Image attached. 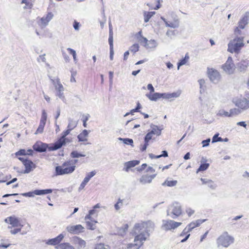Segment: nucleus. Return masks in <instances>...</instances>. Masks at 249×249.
<instances>
[{
	"label": "nucleus",
	"mask_w": 249,
	"mask_h": 249,
	"mask_svg": "<svg viewBox=\"0 0 249 249\" xmlns=\"http://www.w3.org/2000/svg\"><path fill=\"white\" fill-rule=\"evenodd\" d=\"M178 183L177 180H166L165 182H164L162 185L164 186L166 185L169 187H173L176 186Z\"/></svg>",
	"instance_id": "34"
},
{
	"label": "nucleus",
	"mask_w": 249,
	"mask_h": 249,
	"mask_svg": "<svg viewBox=\"0 0 249 249\" xmlns=\"http://www.w3.org/2000/svg\"><path fill=\"white\" fill-rule=\"evenodd\" d=\"M53 15L51 12L48 13L46 16H44L41 18L42 24L44 26H46L53 18Z\"/></svg>",
	"instance_id": "23"
},
{
	"label": "nucleus",
	"mask_w": 249,
	"mask_h": 249,
	"mask_svg": "<svg viewBox=\"0 0 249 249\" xmlns=\"http://www.w3.org/2000/svg\"><path fill=\"white\" fill-rule=\"evenodd\" d=\"M64 236L63 234H60L57 236L55 238L50 239L48 240L46 242V244L55 246L57 245H59L60 242L64 238Z\"/></svg>",
	"instance_id": "15"
},
{
	"label": "nucleus",
	"mask_w": 249,
	"mask_h": 249,
	"mask_svg": "<svg viewBox=\"0 0 249 249\" xmlns=\"http://www.w3.org/2000/svg\"><path fill=\"white\" fill-rule=\"evenodd\" d=\"M89 132L87 130H84L82 132L80 133L78 136L77 138L79 142H85L87 141V137L88 136Z\"/></svg>",
	"instance_id": "25"
},
{
	"label": "nucleus",
	"mask_w": 249,
	"mask_h": 249,
	"mask_svg": "<svg viewBox=\"0 0 249 249\" xmlns=\"http://www.w3.org/2000/svg\"><path fill=\"white\" fill-rule=\"evenodd\" d=\"M71 130L68 128L63 131L61 137L53 143H51V147L49 148L50 150H56L61 148L63 145L66 144L67 140L68 138L66 136L68 135Z\"/></svg>",
	"instance_id": "4"
},
{
	"label": "nucleus",
	"mask_w": 249,
	"mask_h": 249,
	"mask_svg": "<svg viewBox=\"0 0 249 249\" xmlns=\"http://www.w3.org/2000/svg\"><path fill=\"white\" fill-rule=\"evenodd\" d=\"M5 221L12 225L13 227H18L20 226L19 219L15 216L8 217L5 219Z\"/></svg>",
	"instance_id": "16"
},
{
	"label": "nucleus",
	"mask_w": 249,
	"mask_h": 249,
	"mask_svg": "<svg viewBox=\"0 0 249 249\" xmlns=\"http://www.w3.org/2000/svg\"><path fill=\"white\" fill-rule=\"evenodd\" d=\"M47 118V114L45 110L43 109L42 111L41 117L40 122L46 124V120Z\"/></svg>",
	"instance_id": "42"
},
{
	"label": "nucleus",
	"mask_w": 249,
	"mask_h": 249,
	"mask_svg": "<svg viewBox=\"0 0 249 249\" xmlns=\"http://www.w3.org/2000/svg\"><path fill=\"white\" fill-rule=\"evenodd\" d=\"M55 89L57 91H63L64 88L59 80L57 81V85L55 86Z\"/></svg>",
	"instance_id": "45"
},
{
	"label": "nucleus",
	"mask_w": 249,
	"mask_h": 249,
	"mask_svg": "<svg viewBox=\"0 0 249 249\" xmlns=\"http://www.w3.org/2000/svg\"><path fill=\"white\" fill-rule=\"evenodd\" d=\"M152 136L153 135L151 134V133L149 132L146 134L144 139L150 141L152 139Z\"/></svg>",
	"instance_id": "61"
},
{
	"label": "nucleus",
	"mask_w": 249,
	"mask_h": 249,
	"mask_svg": "<svg viewBox=\"0 0 249 249\" xmlns=\"http://www.w3.org/2000/svg\"><path fill=\"white\" fill-rule=\"evenodd\" d=\"M211 139L210 138H208L206 140H203L202 141L201 143L202 144V147H206L209 145Z\"/></svg>",
	"instance_id": "50"
},
{
	"label": "nucleus",
	"mask_w": 249,
	"mask_h": 249,
	"mask_svg": "<svg viewBox=\"0 0 249 249\" xmlns=\"http://www.w3.org/2000/svg\"><path fill=\"white\" fill-rule=\"evenodd\" d=\"M108 43L109 45V49H113V36L112 29H110L109 31Z\"/></svg>",
	"instance_id": "31"
},
{
	"label": "nucleus",
	"mask_w": 249,
	"mask_h": 249,
	"mask_svg": "<svg viewBox=\"0 0 249 249\" xmlns=\"http://www.w3.org/2000/svg\"><path fill=\"white\" fill-rule=\"evenodd\" d=\"M151 127L152 128V130L150 131L151 134L153 135H157V136H160L161 134V129L159 128L157 125L152 124L151 125Z\"/></svg>",
	"instance_id": "26"
},
{
	"label": "nucleus",
	"mask_w": 249,
	"mask_h": 249,
	"mask_svg": "<svg viewBox=\"0 0 249 249\" xmlns=\"http://www.w3.org/2000/svg\"><path fill=\"white\" fill-rule=\"evenodd\" d=\"M148 41V40H147V39L146 37H144L143 36L142 37V39L141 40V42L144 43L145 44L144 46L145 47H147V45H148L147 44Z\"/></svg>",
	"instance_id": "62"
},
{
	"label": "nucleus",
	"mask_w": 249,
	"mask_h": 249,
	"mask_svg": "<svg viewBox=\"0 0 249 249\" xmlns=\"http://www.w3.org/2000/svg\"><path fill=\"white\" fill-rule=\"evenodd\" d=\"M249 20V12H247L245 13L244 17L242 18L239 21V27L240 29H244L245 26L248 24V21Z\"/></svg>",
	"instance_id": "19"
},
{
	"label": "nucleus",
	"mask_w": 249,
	"mask_h": 249,
	"mask_svg": "<svg viewBox=\"0 0 249 249\" xmlns=\"http://www.w3.org/2000/svg\"><path fill=\"white\" fill-rule=\"evenodd\" d=\"M222 69L228 74H232L234 70V64L233 62L232 57L229 56L226 63L222 65Z\"/></svg>",
	"instance_id": "6"
},
{
	"label": "nucleus",
	"mask_w": 249,
	"mask_h": 249,
	"mask_svg": "<svg viewBox=\"0 0 249 249\" xmlns=\"http://www.w3.org/2000/svg\"><path fill=\"white\" fill-rule=\"evenodd\" d=\"M161 98L164 99H171V96L170 93H161Z\"/></svg>",
	"instance_id": "55"
},
{
	"label": "nucleus",
	"mask_w": 249,
	"mask_h": 249,
	"mask_svg": "<svg viewBox=\"0 0 249 249\" xmlns=\"http://www.w3.org/2000/svg\"><path fill=\"white\" fill-rule=\"evenodd\" d=\"M242 112V111L241 110V109L239 108H234L231 109L230 110V117L238 115L241 113Z\"/></svg>",
	"instance_id": "33"
},
{
	"label": "nucleus",
	"mask_w": 249,
	"mask_h": 249,
	"mask_svg": "<svg viewBox=\"0 0 249 249\" xmlns=\"http://www.w3.org/2000/svg\"><path fill=\"white\" fill-rule=\"evenodd\" d=\"M207 72L211 82L216 84L219 81L221 75L218 71L213 68H208Z\"/></svg>",
	"instance_id": "7"
},
{
	"label": "nucleus",
	"mask_w": 249,
	"mask_h": 249,
	"mask_svg": "<svg viewBox=\"0 0 249 249\" xmlns=\"http://www.w3.org/2000/svg\"><path fill=\"white\" fill-rule=\"evenodd\" d=\"M96 172L95 171H92L87 174L86 176L84 178V180L85 182L88 183L90 178L95 175Z\"/></svg>",
	"instance_id": "35"
},
{
	"label": "nucleus",
	"mask_w": 249,
	"mask_h": 249,
	"mask_svg": "<svg viewBox=\"0 0 249 249\" xmlns=\"http://www.w3.org/2000/svg\"><path fill=\"white\" fill-rule=\"evenodd\" d=\"M206 221V219H198L195 221L196 227L199 226L202 223Z\"/></svg>",
	"instance_id": "60"
},
{
	"label": "nucleus",
	"mask_w": 249,
	"mask_h": 249,
	"mask_svg": "<svg viewBox=\"0 0 249 249\" xmlns=\"http://www.w3.org/2000/svg\"><path fill=\"white\" fill-rule=\"evenodd\" d=\"M87 228L90 230H94L96 228L95 224L97 222L94 219L90 221H86Z\"/></svg>",
	"instance_id": "28"
},
{
	"label": "nucleus",
	"mask_w": 249,
	"mask_h": 249,
	"mask_svg": "<svg viewBox=\"0 0 249 249\" xmlns=\"http://www.w3.org/2000/svg\"><path fill=\"white\" fill-rule=\"evenodd\" d=\"M21 195H22L23 196H26V197H33L34 196V191L29 192L21 194Z\"/></svg>",
	"instance_id": "52"
},
{
	"label": "nucleus",
	"mask_w": 249,
	"mask_h": 249,
	"mask_svg": "<svg viewBox=\"0 0 249 249\" xmlns=\"http://www.w3.org/2000/svg\"><path fill=\"white\" fill-rule=\"evenodd\" d=\"M125 232L126 231L122 227L119 229L118 231L119 234H120L121 236H124L125 234Z\"/></svg>",
	"instance_id": "64"
},
{
	"label": "nucleus",
	"mask_w": 249,
	"mask_h": 249,
	"mask_svg": "<svg viewBox=\"0 0 249 249\" xmlns=\"http://www.w3.org/2000/svg\"><path fill=\"white\" fill-rule=\"evenodd\" d=\"M16 156H25L27 155V152L25 149H20L16 153Z\"/></svg>",
	"instance_id": "48"
},
{
	"label": "nucleus",
	"mask_w": 249,
	"mask_h": 249,
	"mask_svg": "<svg viewBox=\"0 0 249 249\" xmlns=\"http://www.w3.org/2000/svg\"><path fill=\"white\" fill-rule=\"evenodd\" d=\"M139 45L137 43H136V44H133V45H132L130 48H129V50L133 53H136L137 52H138L139 51Z\"/></svg>",
	"instance_id": "43"
},
{
	"label": "nucleus",
	"mask_w": 249,
	"mask_h": 249,
	"mask_svg": "<svg viewBox=\"0 0 249 249\" xmlns=\"http://www.w3.org/2000/svg\"><path fill=\"white\" fill-rule=\"evenodd\" d=\"M154 224V223L150 221L143 222L142 224L137 223L135 225L134 228L135 230H137L138 229L141 230L142 228H147L148 227H150L152 229H153Z\"/></svg>",
	"instance_id": "18"
},
{
	"label": "nucleus",
	"mask_w": 249,
	"mask_h": 249,
	"mask_svg": "<svg viewBox=\"0 0 249 249\" xmlns=\"http://www.w3.org/2000/svg\"><path fill=\"white\" fill-rule=\"evenodd\" d=\"M53 192V190L52 189H43V190H38L36 189L34 191V195L37 196H41L46 194H48L52 193Z\"/></svg>",
	"instance_id": "24"
},
{
	"label": "nucleus",
	"mask_w": 249,
	"mask_h": 249,
	"mask_svg": "<svg viewBox=\"0 0 249 249\" xmlns=\"http://www.w3.org/2000/svg\"><path fill=\"white\" fill-rule=\"evenodd\" d=\"M72 241L77 246L78 249H83L86 246V241L78 236L73 237Z\"/></svg>",
	"instance_id": "14"
},
{
	"label": "nucleus",
	"mask_w": 249,
	"mask_h": 249,
	"mask_svg": "<svg viewBox=\"0 0 249 249\" xmlns=\"http://www.w3.org/2000/svg\"><path fill=\"white\" fill-rule=\"evenodd\" d=\"M187 228H188V230L191 231L193 229H194L195 228L197 227L196 224V223L195 221H193L191 223H190L189 224H188L187 227Z\"/></svg>",
	"instance_id": "49"
},
{
	"label": "nucleus",
	"mask_w": 249,
	"mask_h": 249,
	"mask_svg": "<svg viewBox=\"0 0 249 249\" xmlns=\"http://www.w3.org/2000/svg\"><path fill=\"white\" fill-rule=\"evenodd\" d=\"M234 239L233 237L229 235L228 232L225 231L216 240V244L218 248H227L234 242Z\"/></svg>",
	"instance_id": "3"
},
{
	"label": "nucleus",
	"mask_w": 249,
	"mask_h": 249,
	"mask_svg": "<svg viewBox=\"0 0 249 249\" xmlns=\"http://www.w3.org/2000/svg\"><path fill=\"white\" fill-rule=\"evenodd\" d=\"M51 144L49 145L47 143H43L40 141H37L34 144L33 148L36 152L42 153L46 152L47 149H48L49 151H51L49 149L51 147Z\"/></svg>",
	"instance_id": "11"
},
{
	"label": "nucleus",
	"mask_w": 249,
	"mask_h": 249,
	"mask_svg": "<svg viewBox=\"0 0 249 249\" xmlns=\"http://www.w3.org/2000/svg\"><path fill=\"white\" fill-rule=\"evenodd\" d=\"M77 162L78 160H71L65 161L61 166H56L55 168V176H62L72 173L75 169V164Z\"/></svg>",
	"instance_id": "1"
},
{
	"label": "nucleus",
	"mask_w": 249,
	"mask_h": 249,
	"mask_svg": "<svg viewBox=\"0 0 249 249\" xmlns=\"http://www.w3.org/2000/svg\"><path fill=\"white\" fill-rule=\"evenodd\" d=\"M206 160L204 158H202L201 163L200 164L199 168L197 169L196 173H198L201 171H204L206 170L209 167L210 164L208 163H205Z\"/></svg>",
	"instance_id": "22"
},
{
	"label": "nucleus",
	"mask_w": 249,
	"mask_h": 249,
	"mask_svg": "<svg viewBox=\"0 0 249 249\" xmlns=\"http://www.w3.org/2000/svg\"><path fill=\"white\" fill-rule=\"evenodd\" d=\"M84 227L81 225L67 226V231L72 234H78L83 231Z\"/></svg>",
	"instance_id": "13"
},
{
	"label": "nucleus",
	"mask_w": 249,
	"mask_h": 249,
	"mask_svg": "<svg viewBox=\"0 0 249 249\" xmlns=\"http://www.w3.org/2000/svg\"><path fill=\"white\" fill-rule=\"evenodd\" d=\"M108 73H109V85H110V87H111V86L113 84V72L110 71H109Z\"/></svg>",
	"instance_id": "51"
},
{
	"label": "nucleus",
	"mask_w": 249,
	"mask_h": 249,
	"mask_svg": "<svg viewBox=\"0 0 249 249\" xmlns=\"http://www.w3.org/2000/svg\"><path fill=\"white\" fill-rule=\"evenodd\" d=\"M69 124L67 126V128L70 129V130H72L75 127H76L77 125V122L74 121L73 119L71 118L68 119Z\"/></svg>",
	"instance_id": "29"
},
{
	"label": "nucleus",
	"mask_w": 249,
	"mask_h": 249,
	"mask_svg": "<svg viewBox=\"0 0 249 249\" xmlns=\"http://www.w3.org/2000/svg\"><path fill=\"white\" fill-rule=\"evenodd\" d=\"M181 222H175L172 220H163L162 228L166 231L175 229L181 225Z\"/></svg>",
	"instance_id": "8"
},
{
	"label": "nucleus",
	"mask_w": 249,
	"mask_h": 249,
	"mask_svg": "<svg viewBox=\"0 0 249 249\" xmlns=\"http://www.w3.org/2000/svg\"><path fill=\"white\" fill-rule=\"evenodd\" d=\"M238 71L241 72H245L249 66V61L247 60H242L236 65Z\"/></svg>",
	"instance_id": "17"
},
{
	"label": "nucleus",
	"mask_w": 249,
	"mask_h": 249,
	"mask_svg": "<svg viewBox=\"0 0 249 249\" xmlns=\"http://www.w3.org/2000/svg\"><path fill=\"white\" fill-rule=\"evenodd\" d=\"M189 57L186 54L184 58H182L180 60L178 63V69L179 70V67L183 65H185L187 62V59H188Z\"/></svg>",
	"instance_id": "36"
},
{
	"label": "nucleus",
	"mask_w": 249,
	"mask_h": 249,
	"mask_svg": "<svg viewBox=\"0 0 249 249\" xmlns=\"http://www.w3.org/2000/svg\"><path fill=\"white\" fill-rule=\"evenodd\" d=\"M147 231H148V230H147ZM145 234L146 233L142 232L136 236L134 239V242H136V243L133 245L137 246L138 249L140 248L143 244L142 241L146 240ZM146 234L147 236L149 235L148 231L146 232Z\"/></svg>",
	"instance_id": "12"
},
{
	"label": "nucleus",
	"mask_w": 249,
	"mask_h": 249,
	"mask_svg": "<svg viewBox=\"0 0 249 249\" xmlns=\"http://www.w3.org/2000/svg\"><path fill=\"white\" fill-rule=\"evenodd\" d=\"M148 177H149L148 175L142 176L140 179V182L143 184L150 183L151 181H149V179L148 178Z\"/></svg>",
	"instance_id": "40"
},
{
	"label": "nucleus",
	"mask_w": 249,
	"mask_h": 249,
	"mask_svg": "<svg viewBox=\"0 0 249 249\" xmlns=\"http://www.w3.org/2000/svg\"><path fill=\"white\" fill-rule=\"evenodd\" d=\"M182 210L180 204L177 202H174L169 206L167 210V215L175 219L181 214Z\"/></svg>",
	"instance_id": "5"
},
{
	"label": "nucleus",
	"mask_w": 249,
	"mask_h": 249,
	"mask_svg": "<svg viewBox=\"0 0 249 249\" xmlns=\"http://www.w3.org/2000/svg\"><path fill=\"white\" fill-rule=\"evenodd\" d=\"M218 136L219 133H218L214 134L212 138V143H214L218 142H223V139L221 137H218Z\"/></svg>",
	"instance_id": "41"
},
{
	"label": "nucleus",
	"mask_w": 249,
	"mask_h": 249,
	"mask_svg": "<svg viewBox=\"0 0 249 249\" xmlns=\"http://www.w3.org/2000/svg\"><path fill=\"white\" fill-rule=\"evenodd\" d=\"M190 232V231L188 230V228L186 227L182 231V232L180 234V236H183L185 234H189L188 233Z\"/></svg>",
	"instance_id": "57"
},
{
	"label": "nucleus",
	"mask_w": 249,
	"mask_h": 249,
	"mask_svg": "<svg viewBox=\"0 0 249 249\" xmlns=\"http://www.w3.org/2000/svg\"><path fill=\"white\" fill-rule=\"evenodd\" d=\"M166 35L172 39V36H175V31L168 30L166 33Z\"/></svg>",
	"instance_id": "53"
},
{
	"label": "nucleus",
	"mask_w": 249,
	"mask_h": 249,
	"mask_svg": "<svg viewBox=\"0 0 249 249\" xmlns=\"http://www.w3.org/2000/svg\"><path fill=\"white\" fill-rule=\"evenodd\" d=\"M217 115L220 116H225L226 117H230V113L224 110V109L220 110Z\"/></svg>",
	"instance_id": "44"
},
{
	"label": "nucleus",
	"mask_w": 249,
	"mask_h": 249,
	"mask_svg": "<svg viewBox=\"0 0 249 249\" xmlns=\"http://www.w3.org/2000/svg\"><path fill=\"white\" fill-rule=\"evenodd\" d=\"M207 185L208 187L212 190H214L217 186L213 181L211 179L209 180V183H207Z\"/></svg>",
	"instance_id": "47"
},
{
	"label": "nucleus",
	"mask_w": 249,
	"mask_h": 249,
	"mask_svg": "<svg viewBox=\"0 0 249 249\" xmlns=\"http://www.w3.org/2000/svg\"><path fill=\"white\" fill-rule=\"evenodd\" d=\"M147 47L150 48H156L158 46V43L154 39H151L148 41V43H147Z\"/></svg>",
	"instance_id": "39"
},
{
	"label": "nucleus",
	"mask_w": 249,
	"mask_h": 249,
	"mask_svg": "<svg viewBox=\"0 0 249 249\" xmlns=\"http://www.w3.org/2000/svg\"><path fill=\"white\" fill-rule=\"evenodd\" d=\"M243 38L237 37L230 41L228 51L231 53H238L244 46Z\"/></svg>",
	"instance_id": "2"
},
{
	"label": "nucleus",
	"mask_w": 249,
	"mask_h": 249,
	"mask_svg": "<svg viewBox=\"0 0 249 249\" xmlns=\"http://www.w3.org/2000/svg\"><path fill=\"white\" fill-rule=\"evenodd\" d=\"M119 140L121 141H122L124 143L127 144V145H130L132 147L134 146L133 145V140L130 138H119Z\"/></svg>",
	"instance_id": "32"
},
{
	"label": "nucleus",
	"mask_w": 249,
	"mask_h": 249,
	"mask_svg": "<svg viewBox=\"0 0 249 249\" xmlns=\"http://www.w3.org/2000/svg\"><path fill=\"white\" fill-rule=\"evenodd\" d=\"M165 25L166 27H169L172 28H176L177 27V26L173 22L168 23V22H166Z\"/></svg>",
	"instance_id": "58"
},
{
	"label": "nucleus",
	"mask_w": 249,
	"mask_h": 249,
	"mask_svg": "<svg viewBox=\"0 0 249 249\" xmlns=\"http://www.w3.org/2000/svg\"><path fill=\"white\" fill-rule=\"evenodd\" d=\"M67 50L69 51V53L72 55L74 61H75L76 60V53L75 51L70 48H68Z\"/></svg>",
	"instance_id": "46"
},
{
	"label": "nucleus",
	"mask_w": 249,
	"mask_h": 249,
	"mask_svg": "<svg viewBox=\"0 0 249 249\" xmlns=\"http://www.w3.org/2000/svg\"><path fill=\"white\" fill-rule=\"evenodd\" d=\"M233 103L235 105L241 109L242 111L246 110L249 108V100L245 98L234 99Z\"/></svg>",
	"instance_id": "9"
},
{
	"label": "nucleus",
	"mask_w": 249,
	"mask_h": 249,
	"mask_svg": "<svg viewBox=\"0 0 249 249\" xmlns=\"http://www.w3.org/2000/svg\"><path fill=\"white\" fill-rule=\"evenodd\" d=\"M73 27L75 30L78 31L79 29L80 23L76 20H74L73 23Z\"/></svg>",
	"instance_id": "54"
},
{
	"label": "nucleus",
	"mask_w": 249,
	"mask_h": 249,
	"mask_svg": "<svg viewBox=\"0 0 249 249\" xmlns=\"http://www.w3.org/2000/svg\"><path fill=\"white\" fill-rule=\"evenodd\" d=\"M140 163V161L138 160H133L131 161H129L124 163V170L126 172H128L129 170L133 167H135L136 165H138Z\"/></svg>",
	"instance_id": "20"
},
{
	"label": "nucleus",
	"mask_w": 249,
	"mask_h": 249,
	"mask_svg": "<svg viewBox=\"0 0 249 249\" xmlns=\"http://www.w3.org/2000/svg\"><path fill=\"white\" fill-rule=\"evenodd\" d=\"M186 211L189 216H191L195 213V211L190 208L187 209Z\"/></svg>",
	"instance_id": "63"
},
{
	"label": "nucleus",
	"mask_w": 249,
	"mask_h": 249,
	"mask_svg": "<svg viewBox=\"0 0 249 249\" xmlns=\"http://www.w3.org/2000/svg\"><path fill=\"white\" fill-rule=\"evenodd\" d=\"M94 249H106L104 247V244L100 243L96 244L94 247Z\"/></svg>",
	"instance_id": "56"
},
{
	"label": "nucleus",
	"mask_w": 249,
	"mask_h": 249,
	"mask_svg": "<svg viewBox=\"0 0 249 249\" xmlns=\"http://www.w3.org/2000/svg\"><path fill=\"white\" fill-rule=\"evenodd\" d=\"M145 95L149 100L153 101H156L161 98V93L159 92H155L153 94L146 93Z\"/></svg>",
	"instance_id": "21"
},
{
	"label": "nucleus",
	"mask_w": 249,
	"mask_h": 249,
	"mask_svg": "<svg viewBox=\"0 0 249 249\" xmlns=\"http://www.w3.org/2000/svg\"><path fill=\"white\" fill-rule=\"evenodd\" d=\"M56 95L59 97V98L62 100H64L65 99V97L64 96L63 91H57Z\"/></svg>",
	"instance_id": "59"
},
{
	"label": "nucleus",
	"mask_w": 249,
	"mask_h": 249,
	"mask_svg": "<svg viewBox=\"0 0 249 249\" xmlns=\"http://www.w3.org/2000/svg\"><path fill=\"white\" fill-rule=\"evenodd\" d=\"M70 156L72 158H78L79 157H85V155L78 153L77 151H73L71 152Z\"/></svg>",
	"instance_id": "38"
},
{
	"label": "nucleus",
	"mask_w": 249,
	"mask_h": 249,
	"mask_svg": "<svg viewBox=\"0 0 249 249\" xmlns=\"http://www.w3.org/2000/svg\"><path fill=\"white\" fill-rule=\"evenodd\" d=\"M18 160H20L25 166V169L23 173L28 174L33 170V168L36 167L35 164L31 160L23 157H19Z\"/></svg>",
	"instance_id": "10"
},
{
	"label": "nucleus",
	"mask_w": 249,
	"mask_h": 249,
	"mask_svg": "<svg viewBox=\"0 0 249 249\" xmlns=\"http://www.w3.org/2000/svg\"><path fill=\"white\" fill-rule=\"evenodd\" d=\"M45 124H45V123L40 122L39 125L37 130H36V132L35 133V134H38L42 133L43 131L44 126H45Z\"/></svg>",
	"instance_id": "37"
},
{
	"label": "nucleus",
	"mask_w": 249,
	"mask_h": 249,
	"mask_svg": "<svg viewBox=\"0 0 249 249\" xmlns=\"http://www.w3.org/2000/svg\"><path fill=\"white\" fill-rule=\"evenodd\" d=\"M155 14V12H144V20L145 22L149 21L150 18Z\"/></svg>",
	"instance_id": "30"
},
{
	"label": "nucleus",
	"mask_w": 249,
	"mask_h": 249,
	"mask_svg": "<svg viewBox=\"0 0 249 249\" xmlns=\"http://www.w3.org/2000/svg\"><path fill=\"white\" fill-rule=\"evenodd\" d=\"M56 248L57 249H75L74 247L69 243L59 244Z\"/></svg>",
	"instance_id": "27"
}]
</instances>
